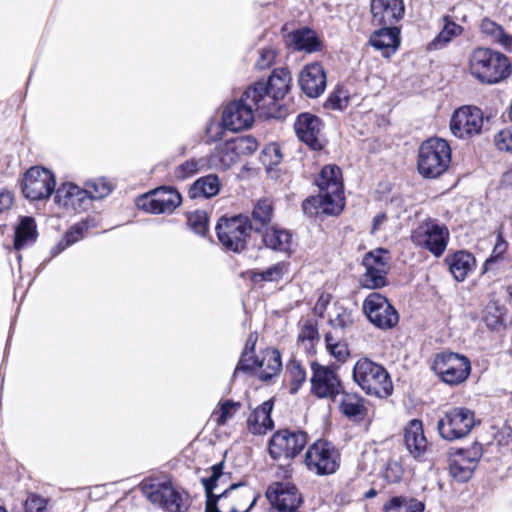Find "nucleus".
Returning <instances> with one entry per match:
<instances>
[{"mask_svg": "<svg viewBox=\"0 0 512 512\" xmlns=\"http://www.w3.org/2000/svg\"><path fill=\"white\" fill-rule=\"evenodd\" d=\"M319 194L307 198L302 209L306 215H338L344 208L343 182L341 170L336 165L322 168L316 180Z\"/></svg>", "mask_w": 512, "mask_h": 512, "instance_id": "1", "label": "nucleus"}, {"mask_svg": "<svg viewBox=\"0 0 512 512\" xmlns=\"http://www.w3.org/2000/svg\"><path fill=\"white\" fill-rule=\"evenodd\" d=\"M290 73L286 70L274 71L267 82H256L246 89V97L260 101L261 114L266 118H280L282 112L278 101L289 89Z\"/></svg>", "mask_w": 512, "mask_h": 512, "instance_id": "2", "label": "nucleus"}, {"mask_svg": "<svg viewBox=\"0 0 512 512\" xmlns=\"http://www.w3.org/2000/svg\"><path fill=\"white\" fill-rule=\"evenodd\" d=\"M468 67L471 75L484 84L498 83L511 74L509 59L490 48L474 49L469 55Z\"/></svg>", "mask_w": 512, "mask_h": 512, "instance_id": "3", "label": "nucleus"}, {"mask_svg": "<svg viewBox=\"0 0 512 512\" xmlns=\"http://www.w3.org/2000/svg\"><path fill=\"white\" fill-rule=\"evenodd\" d=\"M353 380L369 396L385 399L393 393V383L388 371L366 357L355 363Z\"/></svg>", "mask_w": 512, "mask_h": 512, "instance_id": "4", "label": "nucleus"}, {"mask_svg": "<svg viewBox=\"0 0 512 512\" xmlns=\"http://www.w3.org/2000/svg\"><path fill=\"white\" fill-rule=\"evenodd\" d=\"M451 162V148L441 138L424 141L418 150L417 168L424 178H437L448 169Z\"/></svg>", "mask_w": 512, "mask_h": 512, "instance_id": "5", "label": "nucleus"}, {"mask_svg": "<svg viewBox=\"0 0 512 512\" xmlns=\"http://www.w3.org/2000/svg\"><path fill=\"white\" fill-rule=\"evenodd\" d=\"M142 491L153 505L168 512H186L190 506L188 493L169 481L143 484Z\"/></svg>", "mask_w": 512, "mask_h": 512, "instance_id": "6", "label": "nucleus"}, {"mask_svg": "<svg viewBox=\"0 0 512 512\" xmlns=\"http://www.w3.org/2000/svg\"><path fill=\"white\" fill-rule=\"evenodd\" d=\"M260 104V101H254V97L247 98L245 90L239 100L230 102L224 108L222 114L224 126L233 132L249 128L256 113L260 117H265L261 114Z\"/></svg>", "mask_w": 512, "mask_h": 512, "instance_id": "7", "label": "nucleus"}, {"mask_svg": "<svg viewBox=\"0 0 512 512\" xmlns=\"http://www.w3.org/2000/svg\"><path fill=\"white\" fill-rule=\"evenodd\" d=\"M411 240L415 245L440 257L447 247L449 230L436 219L427 218L412 231Z\"/></svg>", "mask_w": 512, "mask_h": 512, "instance_id": "8", "label": "nucleus"}, {"mask_svg": "<svg viewBox=\"0 0 512 512\" xmlns=\"http://www.w3.org/2000/svg\"><path fill=\"white\" fill-rule=\"evenodd\" d=\"M252 229L253 225L250 224L248 217L243 215L222 218L216 226L220 243L233 252H240L245 248Z\"/></svg>", "mask_w": 512, "mask_h": 512, "instance_id": "9", "label": "nucleus"}, {"mask_svg": "<svg viewBox=\"0 0 512 512\" xmlns=\"http://www.w3.org/2000/svg\"><path fill=\"white\" fill-rule=\"evenodd\" d=\"M432 369L449 385H457L464 382L471 371L469 359L453 352H442L435 356Z\"/></svg>", "mask_w": 512, "mask_h": 512, "instance_id": "10", "label": "nucleus"}, {"mask_svg": "<svg viewBox=\"0 0 512 512\" xmlns=\"http://www.w3.org/2000/svg\"><path fill=\"white\" fill-rule=\"evenodd\" d=\"M475 423V414L472 410L455 407L439 419L437 428L443 439L453 441L467 436Z\"/></svg>", "mask_w": 512, "mask_h": 512, "instance_id": "11", "label": "nucleus"}, {"mask_svg": "<svg viewBox=\"0 0 512 512\" xmlns=\"http://www.w3.org/2000/svg\"><path fill=\"white\" fill-rule=\"evenodd\" d=\"M363 311L368 320L380 329H391L398 321L396 309L380 293H370L363 302Z\"/></svg>", "mask_w": 512, "mask_h": 512, "instance_id": "12", "label": "nucleus"}, {"mask_svg": "<svg viewBox=\"0 0 512 512\" xmlns=\"http://www.w3.org/2000/svg\"><path fill=\"white\" fill-rule=\"evenodd\" d=\"M340 456L335 447L326 441H317L306 452L305 463L318 475L334 473L339 467Z\"/></svg>", "mask_w": 512, "mask_h": 512, "instance_id": "13", "label": "nucleus"}, {"mask_svg": "<svg viewBox=\"0 0 512 512\" xmlns=\"http://www.w3.org/2000/svg\"><path fill=\"white\" fill-rule=\"evenodd\" d=\"M307 444V434L303 431L279 430L269 441V454L273 459L293 458Z\"/></svg>", "mask_w": 512, "mask_h": 512, "instance_id": "14", "label": "nucleus"}, {"mask_svg": "<svg viewBox=\"0 0 512 512\" xmlns=\"http://www.w3.org/2000/svg\"><path fill=\"white\" fill-rule=\"evenodd\" d=\"M388 251L376 249L368 252L363 259L366 272L361 278L363 287L378 289L387 283L386 275L389 270Z\"/></svg>", "mask_w": 512, "mask_h": 512, "instance_id": "15", "label": "nucleus"}, {"mask_svg": "<svg viewBox=\"0 0 512 512\" xmlns=\"http://www.w3.org/2000/svg\"><path fill=\"white\" fill-rule=\"evenodd\" d=\"M55 189L54 175L46 168L32 167L24 175L22 191L30 200L48 198Z\"/></svg>", "mask_w": 512, "mask_h": 512, "instance_id": "16", "label": "nucleus"}, {"mask_svg": "<svg viewBox=\"0 0 512 512\" xmlns=\"http://www.w3.org/2000/svg\"><path fill=\"white\" fill-rule=\"evenodd\" d=\"M482 111L477 107L463 106L457 109L450 121L452 134L461 139L478 135L483 127Z\"/></svg>", "mask_w": 512, "mask_h": 512, "instance_id": "17", "label": "nucleus"}, {"mask_svg": "<svg viewBox=\"0 0 512 512\" xmlns=\"http://www.w3.org/2000/svg\"><path fill=\"white\" fill-rule=\"evenodd\" d=\"M266 497L270 502L273 512H300L303 499L295 485L289 482H275L271 484Z\"/></svg>", "mask_w": 512, "mask_h": 512, "instance_id": "18", "label": "nucleus"}, {"mask_svg": "<svg viewBox=\"0 0 512 512\" xmlns=\"http://www.w3.org/2000/svg\"><path fill=\"white\" fill-rule=\"evenodd\" d=\"M404 444L410 455L421 462H429L432 467L434 462L432 446L424 435L422 421L413 419L404 429Z\"/></svg>", "mask_w": 512, "mask_h": 512, "instance_id": "19", "label": "nucleus"}, {"mask_svg": "<svg viewBox=\"0 0 512 512\" xmlns=\"http://www.w3.org/2000/svg\"><path fill=\"white\" fill-rule=\"evenodd\" d=\"M311 370V391L315 396L334 399L340 394L341 381L333 368L312 362Z\"/></svg>", "mask_w": 512, "mask_h": 512, "instance_id": "20", "label": "nucleus"}, {"mask_svg": "<svg viewBox=\"0 0 512 512\" xmlns=\"http://www.w3.org/2000/svg\"><path fill=\"white\" fill-rule=\"evenodd\" d=\"M181 201V195L177 190L161 187L143 196L138 206L152 214L172 213Z\"/></svg>", "mask_w": 512, "mask_h": 512, "instance_id": "21", "label": "nucleus"}, {"mask_svg": "<svg viewBox=\"0 0 512 512\" xmlns=\"http://www.w3.org/2000/svg\"><path fill=\"white\" fill-rule=\"evenodd\" d=\"M298 138L313 150L324 147L323 124L319 117L310 113H302L294 124Z\"/></svg>", "mask_w": 512, "mask_h": 512, "instance_id": "22", "label": "nucleus"}, {"mask_svg": "<svg viewBox=\"0 0 512 512\" xmlns=\"http://www.w3.org/2000/svg\"><path fill=\"white\" fill-rule=\"evenodd\" d=\"M371 22L373 25L397 26L405 14L403 0H371Z\"/></svg>", "mask_w": 512, "mask_h": 512, "instance_id": "23", "label": "nucleus"}, {"mask_svg": "<svg viewBox=\"0 0 512 512\" xmlns=\"http://www.w3.org/2000/svg\"><path fill=\"white\" fill-rule=\"evenodd\" d=\"M299 85L310 98L320 96L326 89V74L320 63L306 65L299 75Z\"/></svg>", "mask_w": 512, "mask_h": 512, "instance_id": "24", "label": "nucleus"}, {"mask_svg": "<svg viewBox=\"0 0 512 512\" xmlns=\"http://www.w3.org/2000/svg\"><path fill=\"white\" fill-rule=\"evenodd\" d=\"M376 26L379 29L371 34L369 42L376 50L381 51L384 57H390L399 47L400 28L393 25Z\"/></svg>", "mask_w": 512, "mask_h": 512, "instance_id": "25", "label": "nucleus"}, {"mask_svg": "<svg viewBox=\"0 0 512 512\" xmlns=\"http://www.w3.org/2000/svg\"><path fill=\"white\" fill-rule=\"evenodd\" d=\"M479 455L473 450H459L451 459L449 468L451 475L458 481L469 480L476 467Z\"/></svg>", "mask_w": 512, "mask_h": 512, "instance_id": "26", "label": "nucleus"}, {"mask_svg": "<svg viewBox=\"0 0 512 512\" xmlns=\"http://www.w3.org/2000/svg\"><path fill=\"white\" fill-rule=\"evenodd\" d=\"M55 202L60 206L77 211L86 208L88 199L83 188L73 183H64L56 190Z\"/></svg>", "mask_w": 512, "mask_h": 512, "instance_id": "27", "label": "nucleus"}, {"mask_svg": "<svg viewBox=\"0 0 512 512\" xmlns=\"http://www.w3.org/2000/svg\"><path fill=\"white\" fill-rule=\"evenodd\" d=\"M272 404L267 401L257 407L248 417V430L255 435L265 434L273 428V421L270 413Z\"/></svg>", "mask_w": 512, "mask_h": 512, "instance_id": "28", "label": "nucleus"}, {"mask_svg": "<svg viewBox=\"0 0 512 512\" xmlns=\"http://www.w3.org/2000/svg\"><path fill=\"white\" fill-rule=\"evenodd\" d=\"M238 153L234 151V145L231 140L218 145L215 151L207 158L210 168L227 170L233 166L239 159Z\"/></svg>", "mask_w": 512, "mask_h": 512, "instance_id": "29", "label": "nucleus"}, {"mask_svg": "<svg viewBox=\"0 0 512 512\" xmlns=\"http://www.w3.org/2000/svg\"><path fill=\"white\" fill-rule=\"evenodd\" d=\"M257 369V374L260 380H271L282 369L280 352L272 348L265 349L262 352L261 360L257 362Z\"/></svg>", "mask_w": 512, "mask_h": 512, "instance_id": "30", "label": "nucleus"}, {"mask_svg": "<svg viewBox=\"0 0 512 512\" xmlns=\"http://www.w3.org/2000/svg\"><path fill=\"white\" fill-rule=\"evenodd\" d=\"M97 227V222L94 218H87L84 221L76 223L67 231L62 240L51 250L53 256L58 255L63 250L76 243L84 237V235L92 228Z\"/></svg>", "mask_w": 512, "mask_h": 512, "instance_id": "31", "label": "nucleus"}, {"mask_svg": "<svg viewBox=\"0 0 512 512\" xmlns=\"http://www.w3.org/2000/svg\"><path fill=\"white\" fill-rule=\"evenodd\" d=\"M449 270L454 279L461 282L464 281L468 274L475 267L474 256L466 251H458L446 259Z\"/></svg>", "mask_w": 512, "mask_h": 512, "instance_id": "32", "label": "nucleus"}, {"mask_svg": "<svg viewBox=\"0 0 512 512\" xmlns=\"http://www.w3.org/2000/svg\"><path fill=\"white\" fill-rule=\"evenodd\" d=\"M37 239L36 223L32 217H22L15 230L14 248L21 250Z\"/></svg>", "mask_w": 512, "mask_h": 512, "instance_id": "33", "label": "nucleus"}, {"mask_svg": "<svg viewBox=\"0 0 512 512\" xmlns=\"http://www.w3.org/2000/svg\"><path fill=\"white\" fill-rule=\"evenodd\" d=\"M262 240L264 245L272 250L287 252L291 245V235L288 231L275 227L265 228Z\"/></svg>", "mask_w": 512, "mask_h": 512, "instance_id": "34", "label": "nucleus"}, {"mask_svg": "<svg viewBox=\"0 0 512 512\" xmlns=\"http://www.w3.org/2000/svg\"><path fill=\"white\" fill-rule=\"evenodd\" d=\"M320 341L317 322L305 319L299 323L298 342L307 353L315 352V345Z\"/></svg>", "mask_w": 512, "mask_h": 512, "instance_id": "35", "label": "nucleus"}, {"mask_svg": "<svg viewBox=\"0 0 512 512\" xmlns=\"http://www.w3.org/2000/svg\"><path fill=\"white\" fill-rule=\"evenodd\" d=\"M444 26L439 34L428 44L429 50H438L444 48L452 39L463 33L462 26L456 24L449 16L443 17Z\"/></svg>", "mask_w": 512, "mask_h": 512, "instance_id": "36", "label": "nucleus"}, {"mask_svg": "<svg viewBox=\"0 0 512 512\" xmlns=\"http://www.w3.org/2000/svg\"><path fill=\"white\" fill-rule=\"evenodd\" d=\"M220 191V180L217 175L210 174L196 180L190 190L192 197L203 196L210 198L217 195Z\"/></svg>", "mask_w": 512, "mask_h": 512, "instance_id": "37", "label": "nucleus"}, {"mask_svg": "<svg viewBox=\"0 0 512 512\" xmlns=\"http://www.w3.org/2000/svg\"><path fill=\"white\" fill-rule=\"evenodd\" d=\"M291 43L296 50L314 52L319 49L320 43L314 31L304 28L290 35Z\"/></svg>", "mask_w": 512, "mask_h": 512, "instance_id": "38", "label": "nucleus"}, {"mask_svg": "<svg viewBox=\"0 0 512 512\" xmlns=\"http://www.w3.org/2000/svg\"><path fill=\"white\" fill-rule=\"evenodd\" d=\"M422 501L404 496L392 497L385 505L384 512H424Z\"/></svg>", "mask_w": 512, "mask_h": 512, "instance_id": "39", "label": "nucleus"}, {"mask_svg": "<svg viewBox=\"0 0 512 512\" xmlns=\"http://www.w3.org/2000/svg\"><path fill=\"white\" fill-rule=\"evenodd\" d=\"M273 216V205L272 201L268 198L261 199L255 205L252 212V221L250 224L253 225L255 231H260L261 227L267 226Z\"/></svg>", "mask_w": 512, "mask_h": 512, "instance_id": "40", "label": "nucleus"}, {"mask_svg": "<svg viewBox=\"0 0 512 512\" xmlns=\"http://www.w3.org/2000/svg\"><path fill=\"white\" fill-rule=\"evenodd\" d=\"M240 407L239 402L232 400L220 401L211 415V420L215 422L217 426H224L235 416Z\"/></svg>", "mask_w": 512, "mask_h": 512, "instance_id": "41", "label": "nucleus"}, {"mask_svg": "<svg viewBox=\"0 0 512 512\" xmlns=\"http://www.w3.org/2000/svg\"><path fill=\"white\" fill-rule=\"evenodd\" d=\"M87 194L88 202L90 200H99L108 196L112 191V186L105 178L89 180L83 188Z\"/></svg>", "mask_w": 512, "mask_h": 512, "instance_id": "42", "label": "nucleus"}, {"mask_svg": "<svg viewBox=\"0 0 512 512\" xmlns=\"http://www.w3.org/2000/svg\"><path fill=\"white\" fill-rule=\"evenodd\" d=\"M341 411L347 417H356L365 412L363 398L358 394L345 393L340 404Z\"/></svg>", "mask_w": 512, "mask_h": 512, "instance_id": "43", "label": "nucleus"}, {"mask_svg": "<svg viewBox=\"0 0 512 512\" xmlns=\"http://www.w3.org/2000/svg\"><path fill=\"white\" fill-rule=\"evenodd\" d=\"M287 374L290 380V393L295 394L306 381V372L296 360L287 364Z\"/></svg>", "mask_w": 512, "mask_h": 512, "instance_id": "44", "label": "nucleus"}, {"mask_svg": "<svg viewBox=\"0 0 512 512\" xmlns=\"http://www.w3.org/2000/svg\"><path fill=\"white\" fill-rule=\"evenodd\" d=\"M208 166L207 159H190L186 162L182 163L175 169V177L180 180H184L189 178L203 169L205 166Z\"/></svg>", "mask_w": 512, "mask_h": 512, "instance_id": "45", "label": "nucleus"}, {"mask_svg": "<svg viewBox=\"0 0 512 512\" xmlns=\"http://www.w3.org/2000/svg\"><path fill=\"white\" fill-rule=\"evenodd\" d=\"M326 348L329 353L340 362H344L349 356L348 345L336 340L331 333L325 335Z\"/></svg>", "mask_w": 512, "mask_h": 512, "instance_id": "46", "label": "nucleus"}, {"mask_svg": "<svg viewBox=\"0 0 512 512\" xmlns=\"http://www.w3.org/2000/svg\"><path fill=\"white\" fill-rule=\"evenodd\" d=\"M187 224L196 234L204 236L208 230V216L203 210H196L188 214Z\"/></svg>", "mask_w": 512, "mask_h": 512, "instance_id": "47", "label": "nucleus"}, {"mask_svg": "<svg viewBox=\"0 0 512 512\" xmlns=\"http://www.w3.org/2000/svg\"><path fill=\"white\" fill-rule=\"evenodd\" d=\"M234 145V151L238 153L239 157L250 155L258 149V142L256 138L251 135L238 136L231 139Z\"/></svg>", "mask_w": 512, "mask_h": 512, "instance_id": "48", "label": "nucleus"}, {"mask_svg": "<svg viewBox=\"0 0 512 512\" xmlns=\"http://www.w3.org/2000/svg\"><path fill=\"white\" fill-rule=\"evenodd\" d=\"M330 324L334 329H339L342 333L347 332L354 324L352 312L343 307L338 308L336 315L330 319Z\"/></svg>", "mask_w": 512, "mask_h": 512, "instance_id": "49", "label": "nucleus"}, {"mask_svg": "<svg viewBox=\"0 0 512 512\" xmlns=\"http://www.w3.org/2000/svg\"><path fill=\"white\" fill-rule=\"evenodd\" d=\"M287 271V264L284 262H279L261 272L255 273V279H260L268 282L279 281L280 279H282L284 274L287 273Z\"/></svg>", "mask_w": 512, "mask_h": 512, "instance_id": "50", "label": "nucleus"}, {"mask_svg": "<svg viewBox=\"0 0 512 512\" xmlns=\"http://www.w3.org/2000/svg\"><path fill=\"white\" fill-rule=\"evenodd\" d=\"M494 144L499 151L512 153V126L498 131L494 136Z\"/></svg>", "mask_w": 512, "mask_h": 512, "instance_id": "51", "label": "nucleus"}, {"mask_svg": "<svg viewBox=\"0 0 512 512\" xmlns=\"http://www.w3.org/2000/svg\"><path fill=\"white\" fill-rule=\"evenodd\" d=\"M508 248V243L505 241L503 236L499 234L496 238L491 256L485 262V269L488 270L494 263L502 258Z\"/></svg>", "mask_w": 512, "mask_h": 512, "instance_id": "52", "label": "nucleus"}, {"mask_svg": "<svg viewBox=\"0 0 512 512\" xmlns=\"http://www.w3.org/2000/svg\"><path fill=\"white\" fill-rule=\"evenodd\" d=\"M349 95L343 88H337L329 96L327 103L332 109L342 110L348 106Z\"/></svg>", "mask_w": 512, "mask_h": 512, "instance_id": "53", "label": "nucleus"}, {"mask_svg": "<svg viewBox=\"0 0 512 512\" xmlns=\"http://www.w3.org/2000/svg\"><path fill=\"white\" fill-rule=\"evenodd\" d=\"M382 475L388 483H397L403 476V468L397 461H389Z\"/></svg>", "mask_w": 512, "mask_h": 512, "instance_id": "54", "label": "nucleus"}, {"mask_svg": "<svg viewBox=\"0 0 512 512\" xmlns=\"http://www.w3.org/2000/svg\"><path fill=\"white\" fill-rule=\"evenodd\" d=\"M225 129H227V128L224 126L223 121L222 122H219L216 120L209 121V123L207 124L206 129H205L206 141L208 143H211V142H216V141L220 140L224 134Z\"/></svg>", "mask_w": 512, "mask_h": 512, "instance_id": "55", "label": "nucleus"}, {"mask_svg": "<svg viewBox=\"0 0 512 512\" xmlns=\"http://www.w3.org/2000/svg\"><path fill=\"white\" fill-rule=\"evenodd\" d=\"M25 512H47V502L44 498L31 494L25 501Z\"/></svg>", "mask_w": 512, "mask_h": 512, "instance_id": "56", "label": "nucleus"}, {"mask_svg": "<svg viewBox=\"0 0 512 512\" xmlns=\"http://www.w3.org/2000/svg\"><path fill=\"white\" fill-rule=\"evenodd\" d=\"M275 57L276 52L274 49L270 47L263 48L259 51V57L255 63V66L261 70L266 69L273 64Z\"/></svg>", "mask_w": 512, "mask_h": 512, "instance_id": "57", "label": "nucleus"}, {"mask_svg": "<svg viewBox=\"0 0 512 512\" xmlns=\"http://www.w3.org/2000/svg\"><path fill=\"white\" fill-rule=\"evenodd\" d=\"M480 28L481 31L484 34L489 35L492 38V40H494L496 36L499 35L500 30L502 29L500 25H498L497 23L488 18L482 20Z\"/></svg>", "mask_w": 512, "mask_h": 512, "instance_id": "58", "label": "nucleus"}, {"mask_svg": "<svg viewBox=\"0 0 512 512\" xmlns=\"http://www.w3.org/2000/svg\"><path fill=\"white\" fill-rule=\"evenodd\" d=\"M248 355H249L248 352L242 353V356H241V358L238 362V365L235 369V373H237L238 371H248L253 368H257V362H259V360L253 359L252 357H249Z\"/></svg>", "mask_w": 512, "mask_h": 512, "instance_id": "59", "label": "nucleus"}, {"mask_svg": "<svg viewBox=\"0 0 512 512\" xmlns=\"http://www.w3.org/2000/svg\"><path fill=\"white\" fill-rule=\"evenodd\" d=\"M13 204V194L7 189L0 190V214L10 209Z\"/></svg>", "mask_w": 512, "mask_h": 512, "instance_id": "60", "label": "nucleus"}, {"mask_svg": "<svg viewBox=\"0 0 512 512\" xmlns=\"http://www.w3.org/2000/svg\"><path fill=\"white\" fill-rule=\"evenodd\" d=\"M264 156L265 157H267V156L271 157V161L268 163V165H276V164H278L281 161V157H282L280 149L276 145H271V146L267 147L264 150Z\"/></svg>", "mask_w": 512, "mask_h": 512, "instance_id": "61", "label": "nucleus"}, {"mask_svg": "<svg viewBox=\"0 0 512 512\" xmlns=\"http://www.w3.org/2000/svg\"><path fill=\"white\" fill-rule=\"evenodd\" d=\"M329 302L330 296L328 294H321L314 306V312L319 316H323Z\"/></svg>", "mask_w": 512, "mask_h": 512, "instance_id": "62", "label": "nucleus"}, {"mask_svg": "<svg viewBox=\"0 0 512 512\" xmlns=\"http://www.w3.org/2000/svg\"><path fill=\"white\" fill-rule=\"evenodd\" d=\"M493 41L500 44L507 50H512V36L507 34L503 28Z\"/></svg>", "mask_w": 512, "mask_h": 512, "instance_id": "63", "label": "nucleus"}, {"mask_svg": "<svg viewBox=\"0 0 512 512\" xmlns=\"http://www.w3.org/2000/svg\"><path fill=\"white\" fill-rule=\"evenodd\" d=\"M214 500L220 511L228 512L231 506V502L228 497H225V491L219 495H214Z\"/></svg>", "mask_w": 512, "mask_h": 512, "instance_id": "64", "label": "nucleus"}]
</instances>
